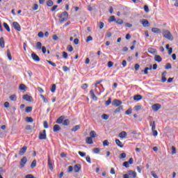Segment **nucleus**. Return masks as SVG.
I'll return each instance as SVG.
<instances>
[{
  "label": "nucleus",
  "mask_w": 178,
  "mask_h": 178,
  "mask_svg": "<svg viewBox=\"0 0 178 178\" xmlns=\"http://www.w3.org/2000/svg\"><path fill=\"white\" fill-rule=\"evenodd\" d=\"M25 178H35L33 175L29 174L25 176Z\"/></svg>",
  "instance_id": "nucleus-64"
},
{
  "label": "nucleus",
  "mask_w": 178,
  "mask_h": 178,
  "mask_svg": "<svg viewBox=\"0 0 178 178\" xmlns=\"http://www.w3.org/2000/svg\"><path fill=\"white\" fill-rule=\"evenodd\" d=\"M48 166L50 170H54V165H52V161H51V157L48 156Z\"/></svg>",
  "instance_id": "nucleus-17"
},
{
  "label": "nucleus",
  "mask_w": 178,
  "mask_h": 178,
  "mask_svg": "<svg viewBox=\"0 0 178 178\" xmlns=\"http://www.w3.org/2000/svg\"><path fill=\"white\" fill-rule=\"evenodd\" d=\"M90 138H95V137H97V133L95 132V131H91L90 132Z\"/></svg>",
  "instance_id": "nucleus-32"
},
{
  "label": "nucleus",
  "mask_w": 178,
  "mask_h": 178,
  "mask_svg": "<svg viewBox=\"0 0 178 178\" xmlns=\"http://www.w3.org/2000/svg\"><path fill=\"white\" fill-rule=\"evenodd\" d=\"M154 60L160 63V62H162V57H161L159 55H156L154 56Z\"/></svg>",
  "instance_id": "nucleus-22"
},
{
  "label": "nucleus",
  "mask_w": 178,
  "mask_h": 178,
  "mask_svg": "<svg viewBox=\"0 0 178 178\" xmlns=\"http://www.w3.org/2000/svg\"><path fill=\"white\" fill-rule=\"evenodd\" d=\"M60 23H63L69 19V14L67 11L63 12V13L58 16Z\"/></svg>",
  "instance_id": "nucleus-1"
},
{
  "label": "nucleus",
  "mask_w": 178,
  "mask_h": 178,
  "mask_svg": "<svg viewBox=\"0 0 178 178\" xmlns=\"http://www.w3.org/2000/svg\"><path fill=\"white\" fill-rule=\"evenodd\" d=\"M63 72H69V70H70V68H69V67H67L66 65H64L63 67Z\"/></svg>",
  "instance_id": "nucleus-49"
},
{
  "label": "nucleus",
  "mask_w": 178,
  "mask_h": 178,
  "mask_svg": "<svg viewBox=\"0 0 178 178\" xmlns=\"http://www.w3.org/2000/svg\"><path fill=\"white\" fill-rule=\"evenodd\" d=\"M38 36L40 37V38H44V33L42 31L39 32Z\"/></svg>",
  "instance_id": "nucleus-56"
},
{
  "label": "nucleus",
  "mask_w": 178,
  "mask_h": 178,
  "mask_svg": "<svg viewBox=\"0 0 178 178\" xmlns=\"http://www.w3.org/2000/svg\"><path fill=\"white\" fill-rule=\"evenodd\" d=\"M40 98H42V101H43V102L44 103V104H48V99H47L46 97H45V96H44V95H40Z\"/></svg>",
  "instance_id": "nucleus-34"
},
{
  "label": "nucleus",
  "mask_w": 178,
  "mask_h": 178,
  "mask_svg": "<svg viewBox=\"0 0 178 178\" xmlns=\"http://www.w3.org/2000/svg\"><path fill=\"white\" fill-rule=\"evenodd\" d=\"M115 23H117V24H123V19H115Z\"/></svg>",
  "instance_id": "nucleus-47"
},
{
  "label": "nucleus",
  "mask_w": 178,
  "mask_h": 178,
  "mask_svg": "<svg viewBox=\"0 0 178 178\" xmlns=\"http://www.w3.org/2000/svg\"><path fill=\"white\" fill-rule=\"evenodd\" d=\"M60 130V126H59L58 124H55L53 127V131L54 133H58V131H59Z\"/></svg>",
  "instance_id": "nucleus-19"
},
{
  "label": "nucleus",
  "mask_w": 178,
  "mask_h": 178,
  "mask_svg": "<svg viewBox=\"0 0 178 178\" xmlns=\"http://www.w3.org/2000/svg\"><path fill=\"white\" fill-rule=\"evenodd\" d=\"M31 58L35 60V62H40V56L35 54V53L31 54Z\"/></svg>",
  "instance_id": "nucleus-12"
},
{
  "label": "nucleus",
  "mask_w": 178,
  "mask_h": 178,
  "mask_svg": "<svg viewBox=\"0 0 178 178\" xmlns=\"http://www.w3.org/2000/svg\"><path fill=\"white\" fill-rule=\"evenodd\" d=\"M90 95L92 97V99H94V101H97L98 97H97V96L94 93V90H90Z\"/></svg>",
  "instance_id": "nucleus-16"
},
{
  "label": "nucleus",
  "mask_w": 178,
  "mask_h": 178,
  "mask_svg": "<svg viewBox=\"0 0 178 178\" xmlns=\"http://www.w3.org/2000/svg\"><path fill=\"white\" fill-rule=\"evenodd\" d=\"M67 49L68 52H72V51H73V46L68 45L67 47Z\"/></svg>",
  "instance_id": "nucleus-48"
},
{
  "label": "nucleus",
  "mask_w": 178,
  "mask_h": 178,
  "mask_svg": "<svg viewBox=\"0 0 178 178\" xmlns=\"http://www.w3.org/2000/svg\"><path fill=\"white\" fill-rule=\"evenodd\" d=\"M112 104V98L109 97L107 101H106V106H109V104Z\"/></svg>",
  "instance_id": "nucleus-39"
},
{
  "label": "nucleus",
  "mask_w": 178,
  "mask_h": 178,
  "mask_svg": "<svg viewBox=\"0 0 178 178\" xmlns=\"http://www.w3.org/2000/svg\"><path fill=\"white\" fill-rule=\"evenodd\" d=\"M152 33H155L156 34H161V29L159 28H152Z\"/></svg>",
  "instance_id": "nucleus-25"
},
{
  "label": "nucleus",
  "mask_w": 178,
  "mask_h": 178,
  "mask_svg": "<svg viewBox=\"0 0 178 178\" xmlns=\"http://www.w3.org/2000/svg\"><path fill=\"white\" fill-rule=\"evenodd\" d=\"M149 126L152 127V130H155L156 126L155 125V121H150L149 122Z\"/></svg>",
  "instance_id": "nucleus-29"
},
{
  "label": "nucleus",
  "mask_w": 178,
  "mask_h": 178,
  "mask_svg": "<svg viewBox=\"0 0 178 178\" xmlns=\"http://www.w3.org/2000/svg\"><path fill=\"white\" fill-rule=\"evenodd\" d=\"M171 149L172 155H175V154H176V147L175 146H172Z\"/></svg>",
  "instance_id": "nucleus-57"
},
{
  "label": "nucleus",
  "mask_w": 178,
  "mask_h": 178,
  "mask_svg": "<svg viewBox=\"0 0 178 178\" xmlns=\"http://www.w3.org/2000/svg\"><path fill=\"white\" fill-rule=\"evenodd\" d=\"M7 56L9 59V60H12V54H10V50H7Z\"/></svg>",
  "instance_id": "nucleus-40"
},
{
  "label": "nucleus",
  "mask_w": 178,
  "mask_h": 178,
  "mask_svg": "<svg viewBox=\"0 0 178 178\" xmlns=\"http://www.w3.org/2000/svg\"><path fill=\"white\" fill-rule=\"evenodd\" d=\"M129 177L130 178H136L137 177V172L133 170H129L127 173Z\"/></svg>",
  "instance_id": "nucleus-6"
},
{
  "label": "nucleus",
  "mask_w": 178,
  "mask_h": 178,
  "mask_svg": "<svg viewBox=\"0 0 178 178\" xmlns=\"http://www.w3.org/2000/svg\"><path fill=\"white\" fill-rule=\"evenodd\" d=\"M147 52H149V54H152L154 55L156 54V50L152 47H149L147 49Z\"/></svg>",
  "instance_id": "nucleus-23"
},
{
  "label": "nucleus",
  "mask_w": 178,
  "mask_h": 178,
  "mask_svg": "<svg viewBox=\"0 0 178 178\" xmlns=\"http://www.w3.org/2000/svg\"><path fill=\"white\" fill-rule=\"evenodd\" d=\"M0 47L1 48H5V40H3V38H0Z\"/></svg>",
  "instance_id": "nucleus-27"
},
{
  "label": "nucleus",
  "mask_w": 178,
  "mask_h": 178,
  "mask_svg": "<svg viewBox=\"0 0 178 178\" xmlns=\"http://www.w3.org/2000/svg\"><path fill=\"white\" fill-rule=\"evenodd\" d=\"M134 109V111H136V112H138V111H140L141 109V106L140 105L135 106Z\"/></svg>",
  "instance_id": "nucleus-45"
},
{
  "label": "nucleus",
  "mask_w": 178,
  "mask_h": 178,
  "mask_svg": "<svg viewBox=\"0 0 178 178\" xmlns=\"http://www.w3.org/2000/svg\"><path fill=\"white\" fill-rule=\"evenodd\" d=\"M80 170H81V165L80 164H76L74 166V172L75 173H79L80 172Z\"/></svg>",
  "instance_id": "nucleus-8"
},
{
  "label": "nucleus",
  "mask_w": 178,
  "mask_h": 178,
  "mask_svg": "<svg viewBox=\"0 0 178 178\" xmlns=\"http://www.w3.org/2000/svg\"><path fill=\"white\" fill-rule=\"evenodd\" d=\"M77 130H80V125L74 126L72 129L71 131H77Z\"/></svg>",
  "instance_id": "nucleus-38"
},
{
  "label": "nucleus",
  "mask_w": 178,
  "mask_h": 178,
  "mask_svg": "<svg viewBox=\"0 0 178 178\" xmlns=\"http://www.w3.org/2000/svg\"><path fill=\"white\" fill-rule=\"evenodd\" d=\"M35 166H37V161L33 160L31 164V169H34V168H35Z\"/></svg>",
  "instance_id": "nucleus-36"
},
{
  "label": "nucleus",
  "mask_w": 178,
  "mask_h": 178,
  "mask_svg": "<svg viewBox=\"0 0 178 178\" xmlns=\"http://www.w3.org/2000/svg\"><path fill=\"white\" fill-rule=\"evenodd\" d=\"M126 158V153H122L120 156V159H124Z\"/></svg>",
  "instance_id": "nucleus-60"
},
{
  "label": "nucleus",
  "mask_w": 178,
  "mask_h": 178,
  "mask_svg": "<svg viewBox=\"0 0 178 178\" xmlns=\"http://www.w3.org/2000/svg\"><path fill=\"white\" fill-rule=\"evenodd\" d=\"M36 48H37V49H42V43H41V42H38L36 43Z\"/></svg>",
  "instance_id": "nucleus-37"
},
{
  "label": "nucleus",
  "mask_w": 178,
  "mask_h": 178,
  "mask_svg": "<svg viewBox=\"0 0 178 178\" xmlns=\"http://www.w3.org/2000/svg\"><path fill=\"white\" fill-rule=\"evenodd\" d=\"M162 34L165 38L167 40H169L170 41H173V36L172 35V33H170V31L168 30H163Z\"/></svg>",
  "instance_id": "nucleus-2"
},
{
  "label": "nucleus",
  "mask_w": 178,
  "mask_h": 178,
  "mask_svg": "<svg viewBox=\"0 0 178 178\" xmlns=\"http://www.w3.org/2000/svg\"><path fill=\"white\" fill-rule=\"evenodd\" d=\"M69 124H70V120H69V119L63 121V126H69Z\"/></svg>",
  "instance_id": "nucleus-28"
},
{
  "label": "nucleus",
  "mask_w": 178,
  "mask_h": 178,
  "mask_svg": "<svg viewBox=\"0 0 178 178\" xmlns=\"http://www.w3.org/2000/svg\"><path fill=\"white\" fill-rule=\"evenodd\" d=\"M26 163H27V157L24 156L21 159V163H20L21 168H24V165H26Z\"/></svg>",
  "instance_id": "nucleus-11"
},
{
  "label": "nucleus",
  "mask_w": 178,
  "mask_h": 178,
  "mask_svg": "<svg viewBox=\"0 0 178 178\" xmlns=\"http://www.w3.org/2000/svg\"><path fill=\"white\" fill-rule=\"evenodd\" d=\"M166 74H168V72L166 71H164L161 74V81L162 83H165L166 81Z\"/></svg>",
  "instance_id": "nucleus-15"
},
{
  "label": "nucleus",
  "mask_w": 178,
  "mask_h": 178,
  "mask_svg": "<svg viewBox=\"0 0 178 178\" xmlns=\"http://www.w3.org/2000/svg\"><path fill=\"white\" fill-rule=\"evenodd\" d=\"M67 172H68V173H70V172H73V166L70 165V166L68 167Z\"/></svg>",
  "instance_id": "nucleus-62"
},
{
  "label": "nucleus",
  "mask_w": 178,
  "mask_h": 178,
  "mask_svg": "<svg viewBox=\"0 0 178 178\" xmlns=\"http://www.w3.org/2000/svg\"><path fill=\"white\" fill-rule=\"evenodd\" d=\"M6 172V170L5 169H3V168L1 167L0 168V175H3V173H5Z\"/></svg>",
  "instance_id": "nucleus-53"
},
{
  "label": "nucleus",
  "mask_w": 178,
  "mask_h": 178,
  "mask_svg": "<svg viewBox=\"0 0 178 178\" xmlns=\"http://www.w3.org/2000/svg\"><path fill=\"white\" fill-rule=\"evenodd\" d=\"M47 6H49V8L54 6V1H52V0H48L47 1Z\"/></svg>",
  "instance_id": "nucleus-35"
},
{
  "label": "nucleus",
  "mask_w": 178,
  "mask_h": 178,
  "mask_svg": "<svg viewBox=\"0 0 178 178\" xmlns=\"http://www.w3.org/2000/svg\"><path fill=\"white\" fill-rule=\"evenodd\" d=\"M108 22L109 23H112V22H116V18H115V16L112 15L110 17Z\"/></svg>",
  "instance_id": "nucleus-43"
},
{
  "label": "nucleus",
  "mask_w": 178,
  "mask_h": 178,
  "mask_svg": "<svg viewBox=\"0 0 178 178\" xmlns=\"http://www.w3.org/2000/svg\"><path fill=\"white\" fill-rule=\"evenodd\" d=\"M141 24H143V27H149V22H148L147 19H142Z\"/></svg>",
  "instance_id": "nucleus-13"
},
{
  "label": "nucleus",
  "mask_w": 178,
  "mask_h": 178,
  "mask_svg": "<svg viewBox=\"0 0 178 178\" xmlns=\"http://www.w3.org/2000/svg\"><path fill=\"white\" fill-rule=\"evenodd\" d=\"M33 10H38V4L35 3L33 7Z\"/></svg>",
  "instance_id": "nucleus-59"
},
{
  "label": "nucleus",
  "mask_w": 178,
  "mask_h": 178,
  "mask_svg": "<svg viewBox=\"0 0 178 178\" xmlns=\"http://www.w3.org/2000/svg\"><path fill=\"white\" fill-rule=\"evenodd\" d=\"M43 126H44V129H48V127H49V125L48 124V122L47 121H44V122Z\"/></svg>",
  "instance_id": "nucleus-54"
},
{
  "label": "nucleus",
  "mask_w": 178,
  "mask_h": 178,
  "mask_svg": "<svg viewBox=\"0 0 178 178\" xmlns=\"http://www.w3.org/2000/svg\"><path fill=\"white\" fill-rule=\"evenodd\" d=\"M63 120H65V116L61 115L56 120V123H57V124H62Z\"/></svg>",
  "instance_id": "nucleus-10"
},
{
  "label": "nucleus",
  "mask_w": 178,
  "mask_h": 178,
  "mask_svg": "<svg viewBox=\"0 0 178 178\" xmlns=\"http://www.w3.org/2000/svg\"><path fill=\"white\" fill-rule=\"evenodd\" d=\"M9 99H10V101H17V96H16V95H12L9 97Z\"/></svg>",
  "instance_id": "nucleus-33"
},
{
  "label": "nucleus",
  "mask_w": 178,
  "mask_h": 178,
  "mask_svg": "<svg viewBox=\"0 0 178 178\" xmlns=\"http://www.w3.org/2000/svg\"><path fill=\"white\" fill-rule=\"evenodd\" d=\"M90 41H92V38L91 35L87 37L86 42H90Z\"/></svg>",
  "instance_id": "nucleus-61"
},
{
  "label": "nucleus",
  "mask_w": 178,
  "mask_h": 178,
  "mask_svg": "<svg viewBox=\"0 0 178 178\" xmlns=\"http://www.w3.org/2000/svg\"><path fill=\"white\" fill-rule=\"evenodd\" d=\"M25 120L27 122V123H33V122H34V120L31 117H26Z\"/></svg>",
  "instance_id": "nucleus-31"
},
{
  "label": "nucleus",
  "mask_w": 178,
  "mask_h": 178,
  "mask_svg": "<svg viewBox=\"0 0 178 178\" xmlns=\"http://www.w3.org/2000/svg\"><path fill=\"white\" fill-rule=\"evenodd\" d=\"M165 69H166V70L172 69V65H171L170 63H168L165 65Z\"/></svg>",
  "instance_id": "nucleus-52"
},
{
  "label": "nucleus",
  "mask_w": 178,
  "mask_h": 178,
  "mask_svg": "<svg viewBox=\"0 0 178 178\" xmlns=\"http://www.w3.org/2000/svg\"><path fill=\"white\" fill-rule=\"evenodd\" d=\"M39 140H47V131L45 129L39 133Z\"/></svg>",
  "instance_id": "nucleus-3"
},
{
  "label": "nucleus",
  "mask_w": 178,
  "mask_h": 178,
  "mask_svg": "<svg viewBox=\"0 0 178 178\" xmlns=\"http://www.w3.org/2000/svg\"><path fill=\"white\" fill-rule=\"evenodd\" d=\"M122 111H123V106H120L114 111V113H120Z\"/></svg>",
  "instance_id": "nucleus-24"
},
{
  "label": "nucleus",
  "mask_w": 178,
  "mask_h": 178,
  "mask_svg": "<svg viewBox=\"0 0 178 178\" xmlns=\"http://www.w3.org/2000/svg\"><path fill=\"white\" fill-rule=\"evenodd\" d=\"M151 175L154 178H158V175H156V173H155L154 171L151 172Z\"/></svg>",
  "instance_id": "nucleus-63"
},
{
  "label": "nucleus",
  "mask_w": 178,
  "mask_h": 178,
  "mask_svg": "<svg viewBox=\"0 0 178 178\" xmlns=\"http://www.w3.org/2000/svg\"><path fill=\"white\" fill-rule=\"evenodd\" d=\"M3 26H4V29H6L7 31H8V33L10 31V28L6 22H3Z\"/></svg>",
  "instance_id": "nucleus-30"
},
{
  "label": "nucleus",
  "mask_w": 178,
  "mask_h": 178,
  "mask_svg": "<svg viewBox=\"0 0 178 178\" xmlns=\"http://www.w3.org/2000/svg\"><path fill=\"white\" fill-rule=\"evenodd\" d=\"M31 111H33V107L32 106H28L26 108V113H30V112H31Z\"/></svg>",
  "instance_id": "nucleus-44"
},
{
  "label": "nucleus",
  "mask_w": 178,
  "mask_h": 178,
  "mask_svg": "<svg viewBox=\"0 0 178 178\" xmlns=\"http://www.w3.org/2000/svg\"><path fill=\"white\" fill-rule=\"evenodd\" d=\"M103 145L104 147H108L109 145V142L108 141V140H105L104 141H103Z\"/></svg>",
  "instance_id": "nucleus-51"
},
{
  "label": "nucleus",
  "mask_w": 178,
  "mask_h": 178,
  "mask_svg": "<svg viewBox=\"0 0 178 178\" xmlns=\"http://www.w3.org/2000/svg\"><path fill=\"white\" fill-rule=\"evenodd\" d=\"M152 131L153 133L154 137H156V136H158V131L154 129V130H152Z\"/></svg>",
  "instance_id": "nucleus-58"
},
{
  "label": "nucleus",
  "mask_w": 178,
  "mask_h": 178,
  "mask_svg": "<svg viewBox=\"0 0 178 178\" xmlns=\"http://www.w3.org/2000/svg\"><path fill=\"white\" fill-rule=\"evenodd\" d=\"M115 144L118 147H120V148H123V147L124 146V145H123V143H122L119 139H115Z\"/></svg>",
  "instance_id": "nucleus-18"
},
{
  "label": "nucleus",
  "mask_w": 178,
  "mask_h": 178,
  "mask_svg": "<svg viewBox=\"0 0 178 178\" xmlns=\"http://www.w3.org/2000/svg\"><path fill=\"white\" fill-rule=\"evenodd\" d=\"M86 141L87 144H94V142L92 141V138L91 137H87Z\"/></svg>",
  "instance_id": "nucleus-26"
},
{
  "label": "nucleus",
  "mask_w": 178,
  "mask_h": 178,
  "mask_svg": "<svg viewBox=\"0 0 178 178\" xmlns=\"http://www.w3.org/2000/svg\"><path fill=\"white\" fill-rule=\"evenodd\" d=\"M102 119H103L104 120H108L109 119V115H108L107 114H103L102 115Z\"/></svg>",
  "instance_id": "nucleus-41"
},
{
  "label": "nucleus",
  "mask_w": 178,
  "mask_h": 178,
  "mask_svg": "<svg viewBox=\"0 0 178 178\" xmlns=\"http://www.w3.org/2000/svg\"><path fill=\"white\" fill-rule=\"evenodd\" d=\"M122 166H124V168H129V166H130V164L127 161H124L122 164Z\"/></svg>",
  "instance_id": "nucleus-55"
},
{
  "label": "nucleus",
  "mask_w": 178,
  "mask_h": 178,
  "mask_svg": "<svg viewBox=\"0 0 178 178\" xmlns=\"http://www.w3.org/2000/svg\"><path fill=\"white\" fill-rule=\"evenodd\" d=\"M113 106H120L122 105V101L119 99H114L112 102Z\"/></svg>",
  "instance_id": "nucleus-9"
},
{
  "label": "nucleus",
  "mask_w": 178,
  "mask_h": 178,
  "mask_svg": "<svg viewBox=\"0 0 178 178\" xmlns=\"http://www.w3.org/2000/svg\"><path fill=\"white\" fill-rule=\"evenodd\" d=\"M51 92H55V91H56V84L51 85Z\"/></svg>",
  "instance_id": "nucleus-42"
},
{
  "label": "nucleus",
  "mask_w": 178,
  "mask_h": 178,
  "mask_svg": "<svg viewBox=\"0 0 178 178\" xmlns=\"http://www.w3.org/2000/svg\"><path fill=\"white\" fill-rule=\"evenodd\" d=\"M26 85H24L23 83L19 85V90L24 91V90H26Z\"/></svg>",
  "instance_id": "nucleus-46"
},
{
  "label": "nucleus",
  "mask_w": 178,
  "mask_h": 178,
  "mask_svg": "<svg viewBox=\"0 0 178 178\" xmlns=\"http://www.w3.org/2000/svg\"><path fill=\"white\" fill-rule=\"evenodd\" d=\"M47 62H48L49 64L51 65V66H53L54 67H56V64H55V63H54L51 60H47Z\"/></svg>",
  "instance_id": "nucleus-50"
},
{
  "label": "nucleus",
  "mask_w": 178,
  "mask_h": 178,
  "mask_svg": "<svg viewBox=\"0 0 178 178\" xmlns=\"http://www.w3.org/2000/svg\"><path fill=\"white\" fill-rule=\"evenodd\" d=\"M119 137L120 138H126V137H127V133L124 131H122L119 134Z\"/></svg>",
  "instance_id": "nucleus-20"
},
{
  "label": "nucleus",
  "mask_w": 178,
  "mask_h": 178,
  "mask_svg": "<svg viewBox=\"0 0 178 178\" xmlns=\"http://www.w3.org/2000/svg\"><path fill=\"white\" fill-rule=\"evenodd\" d=\"M22 99H24L25 101H27V102H31V101H33V97L29 95H24L22 97Z\"/></svg>",
  "instance_id": "nucleus-7"
},
{
  "label": "nucleus",
  "mask_w": 178,
  "mask_h": 178,
  "mask_svg": "<svg viewBox=\"0 0 178 178\" xmlns=\"http://www.w3.org/2000/svg\"><path fill=\"white\" fill-rule=\"evenodd\" d=\"M134 101H141L143 99V96L141 95H136L134 96Z\"/></svg>",
  "instance_id": "nucleus-21"
},
{
  "label": "nucleus",
  "mask_w": 178,
  "mask_h": 178,
  "mask_svg": "<svg viewBox=\"0 0 178 178\" xmlns=\"http://www.w3.org/2000/svg\"><path fill=\"white\" fill-rule=\"evenodd\" d=\"M161 108H162V106L159 104H155L152 106V109L154 112H158V110L161 109Z\"/></svg>",
  "instance_id": "nucleus-5"
},
{
  "label": "nucleus",
  "mask_w": 178,
  "mask_h": 178,
  "mask_svg": "<svg viewBox=\"0 0 178 178\" xmlns=\"http://www.w3.org/2000/svg\"><path fill=\"white\" fill-rule=\"evenodd\" d=\"M27 151V147L24 146L19 152V155H24L26 154V152Z\"/></svg>",
  "instance_id": "nucleus-14"
},
{
  "label": "nucleus",
  "mask_w": 178,
  "mask_h": 178,
  "mask_svg": "<svg viewBox=\"0 0 178 178\" xmlns=\"http://www.w3.org/2000/svg\"><path fill=\"white\" fill-rule=\"evenodd\" d=\"M13 27L15 29V30H16V31H22V26H20L19 22H13Z\"/></svg>",
  "instance_id": "nucleus-4"
}]
</instances>
